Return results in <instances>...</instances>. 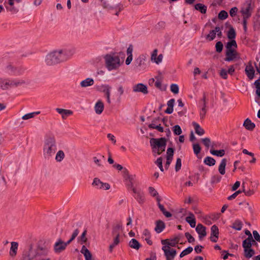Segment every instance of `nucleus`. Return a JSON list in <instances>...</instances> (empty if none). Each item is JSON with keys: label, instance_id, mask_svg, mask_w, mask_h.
I'll use <instances>...</instances> for the list:
<instances>
[{"label": "nucleus", "instance_id": "f257e3e1", "mask_svg": "<svg viewBox=\"0 0 260 260\" xmlns=\"http://www.w3.org/2000/svg\"><path fill=\"white\" fill-rule=\"evenodd\" d=\"M49 253L47 248L41 246L33 248L30 245L28 252L24 255L23 260H51Z\"/></svg>", "mask_w": 260, "mask_h": 260}, {"label": "nucleus", "instance_id": "f03ea898", "mask_svg": "<svg viewBox=\"0 0 260 260\" xmlns=\"http://www.w3.org/2000/svg\"><path fill=\"white\" fill-rule=\"evenodd\" d=\"M57 150V145L54 136L47 137L44 141L43 148V157L47 160L52 158Z\"/></svg>", "mask_w": 260, "mask_h": 260}, {"label": "nucleus", "instance_id": "7ed1b4c3", "mask_svg": "<svg viewBox=\"0 0 260 260\" xmlns=\"http://www.w3.org/2000/svg\"><path fill=\"white\" fill-rule=\"evenodd\" d=\"M65 54L62 50L53 51L48 54L46 57L45 61L47 64L51 66L65 60Z\"/></svg>", "mask_w": 260, "mask_h": 260}, {"label": "nucleus", "instance_id": "20e7f679", "mask_svg": "<svg viewBox=\"0 0 260 260\" xmlns=\"http://www.w3.org/2000/svg\"><path fill=\"white\" fill-rule=\"evenodd\" d=\"M104 59L106 67L109 71L116 70L121 65L119 56L115 53L107 54Z\"/></svg>", "mask_w": 260, "mask_h": 260}, {"label": "nucleus", "instance_id": "39448f33", "mask_svg": "<svg viewBox=\"0 0 260 260\" xmlns=\"http://www.w3.org/2000/svg\"><path fill=\"white\" fill-rule=\"evenodd\" d=\"M167 140L165 138H151L150 144L153 151L160 155L165 151Z\"/></svg>", "mask_w": 260, "mask_h": 260}, {"label": "nucleus", "instance_id": "423d86ee", "mask_svg": "<svg viewBox=\"0 0 260 260\" xmlns=\"http://www.w3.org/2000/svg\"><path fill=\"white\" fill-rule=\"evenodd\" d=\"M104 9L115 11V15H119V13L123 9V6L120 3H117L113 0H100Z\"/></svg>", "mask_w": 260, "mask_h": 260}, {"label": "nucleus", "instance_id": "0eeeda50", "mask_svg": "<svg viewBox=\"0 0 260 260\" xmlns=\"http://www.w3.org/2000/svg\"><path fill=\"white\" fill-rule=\"evenodd\" d=\"M252 10L251 0H247L240 10V12L243 15V18L248 19L251 15Z\"/></svg>", "mask_w": 260, "mask_h": 260}, {"label": "nucleus", "instance_id": "6e6552de", "mask_svg": "<svg viewBox=\"0 0 260 260\" xmlns=\"http://www.w3.org/2000/svg\"><path fill=\"white\" fill-rule=\"evenodd\" d=\"M124 174V178L127 181L126 186L128 189H131L133 192H136L137 189L134 186V178L129 175V172L127 169L124 168L123 171Z\"/></svg>", "mask_w": 260, "mask_h": 260}, {"label": "nucleus", "instance_id": "1a4fd4ad", "mask_svg": "<svg viewBox=\"0 0 260 260\" xmlns=\"http://www.w3.org/2000/svg\"><path fill=\"white\" fill-rule=\"evenodd\" d=\"M162 249L164 252L166 260H173L176 255V250L173 248H171L168 245H164L162 247Z\"/></svg>", "mask_w": 260, "mask_h": 260}, {"label": "nucleus", "instance_id": "9d476101", "mask_svg": "<svg viewBox=\"0 0 260 260\" xmlns=\"http://www.w3.org/2000/svg\"><path fill=\"white\" fill-rule=\"evenodd\" d=\"M25 83V82L23 80H7L6 81L4 89H8L9 88L13 87H18L21 86Z\"/></svg>", "mask_w": 260, "mask_h": 260}, {"label": "nucleus", "instance_id": "9b49d317", "mask_svg": "<svg viewBox=\"0 0 260 260\" xmlns=\"http://www.w3.org/2000/svg\"><path fill=\"white\" fill-rule=\"evenodd\" d=\"M236 58H240V56L236 50H226L225 61H231Z\"/></svg>", "mask_w": 260, "mask_h": 260}, {"label": "nucleus", "instance_id": "f8f14e48", "mask_svg": "<svg viewBox=\"0 0 260 260\" xmlns=\"http://www.w3.org/2000/svg\"><path fill=\"white\" fill-rule=\"evenodd\" d=\"M180 237L178 236L173 239H167L161 240V244L164 245H168L171 247H174L180 241Z\"/></svg>", "mask_w": 260, "mask_h": 260}, {"label": "nucleus", "instance_id": "ddd939ff", "mask_svg": "<svg viewBox=\"0 0 260 260\" xmlns=\"http://www.w3.org/2000/svg\"><path fill=\"white\" fill-rule=\"evenodd\" d=\"M94 186H97L100 189H104L108 190L110 188V186L108 183L102 182L99 178H95L92 184Z\"/></svg>", "mask_w": 260, "mask_h": 260}, {"label": "nucleus", "instance_id": "4468645a", "mask_svg": "<svg viewBox=\"0 0 260 260\" xmlns=\"http://www.w3.org/2000/svg\"><path fill=\"white\" fill-rule=\"evenodd\" d=\"M66 248V246L64 242L61 239H58L54 245V251L56 253H59L63 251Z\"/></svg>", "mask_w": 260, "mask_h": 260}, {"label": "nucleus", "instance_id": "2eb2a0df", "mask_svg": "<svg viewBox=\"0 0 260 260\" xmlns=\"http://www.w3.org/2000/svg\"><path fill=\"white\" fill-rule=\"evenodd\" d=\"M133 90L134 92H142L144 94H146L148 92L147 87L142 83H139L134 86L133 87Z\"/></svg>", "mask_w": 260, "mask_h": 260}, {"label": "nucleus", "instance_id": "dca6fc26", "mask_svg": "<svg viewBox=\"0 0 260 260\" xmlns=\"http://www.w3.org/2000/svg\"><path fill=\"white\" fill-rule=\"evenodd\" d=\"M245 71L249 80H252L253 79L255 71L252 66L251 61L248 62V65L245 68Z\"/></svg>", "mask_w": 260, "mask_h": 260}, {"label": "nucleus", "instance_id": "f3484780", "mask_svg": "<svg viewBox=\"0 0 260 260\" xmlns=\"http://www.w3.org/2000/svg\"><path fill=\"white\" fill-rule=\"evenodd\" d=\"M196 232L199 235V238L202 239L203 237H205L207 235L206 228L203 224L199 223L196 228Z\"/></svg>", "mask_w": 260, "mask_h": 260}, {"label": "nucleus", "instance_id": "a211bd4d", "mask_svg": "<svg viewBox=\"0 0 260 260\" xmlns=\"http://www.w3.org/2000/svg\"><path fill=\"white\" fill-rule=\"evenodd\" d=\"M146 56L142 54L138 56L134 61L135 65L137 68H140L142 65L145 64V62L146 60Z\"/></svg>", "mask_w": 260, "mask_h": 260}, {"label": "nucleus", "instance_id": "6ab92c4d", "mask_svg": "<svg viewBox=\"0 0 260 260\" xmlns=\"http://www.w3.org/2000/svg\"><path fill=\"white\" fill-rule=\"evenodd\" d=\"M81 253L84 255L85 260H93L91 252L85 245L82 246Z\"/></svg>", "mask_w": 260, "mask_h": 260}, {"label": "nucleus", "instance_id": "aec40b11", "mask_svg": "<svg viewBox=\"0 0 260 260\" xmlns=\"http://www.w3.org/2000/svg\"><path fill=\"white\" fill-rule=\"evenodd\" d=\"M56 110L59 114L61 115V117L63 119H66L68 116L71 115L73 114L72 111L70 110L56 108Z\"/></svg>", "mask_w": 260, "mask_h": 260}, {"label": "nucleus", "instance_id": "412c9836", "mask_svg": "<svg viewBox=\"0 0 260 260\" xmlns=\"http://www.w3.org/2000/svg\"><path fill=\"white\" fill-rule=\"evenodd\" d=\"M188 215L189 216L186 217L185 220L189 224L191 228H194L196 224L194 215L191 212H189Z\"/></svg>", "mask_w": 260, "mask_h": 260}, {"label": "nucleus", "instance_id": "4be33fe9", "mask_svg": "<svg viewBox=\"0 0 260 260\" xmlns=\"http://www.w3.org/2000/svg\"><path fill=\"white\" fill-rule=\"evenodd\" d=\"M165 226V224L162 221L160 220H157L156 221V226L154 229L155 231L157 233H160L164 230Z\"/></svg>", "mask_w": 260, "mask_h": 260}, {"label": "nucleus", "instance_id": "5701e85b", "mask_svg": "<svg viewBox=\"0 0 260 260\" xmlns=\"http://www.w3.org/2000/svg\"><path fill=\"white\" fill-rule=\"evenodd\" d=\"M122 231V224L121 223H117L115 225L113 226L112 235L114 236H120V231Z\"/></svg>", "mask_w": 260, "mask_h": 260}, {"label": "nucleus", "instance_id": "b1692460", "mask_svg": "<svg viewBox=\"0 0 260 260\" xmlns=\"http://www.w3.org/2000/svg\"><path fill=\"white\" fill-rule=\"evenodd\" d=\"M243 126L245 127L246 129L249 131H252L254 129L255 125V124L251 122V121L247 118L244 122Z\"/></svg>", "mask_w": 260, "mask_h": 260}, {"label": "nucleus", "instance_id": "393cba45", "mask_svg": "<svg viewBox=\"0 0 260 260\" xmlns=\"http://www.w3.org/2000/svg\"><path fill=\"white\" fill-rule=\"evenodd\" d=\"M104 108V104L101 101H99L95 104L94 109L95 113L100 114L103 111Z\"/></svg>", "mask_w": 260, "mask_h": 260}, {"label": "nucleus", "instance_id": "a878e982", "mask_svg": "<svg viewBox=\"0 0 260 260\" xmlns=\"http://www.w3.org/2000/svg\"><path fill=\"white\" fill-rule=\"evenodd\" d=\"M227 160L223 158L221 160L220 164L218 168V171L221 175H224L225 173V166L226 165Z\"/></svg>", "mask_w": 260, "mask_h": 260}, {"label": "nucleus", "instance_id": "bb28decb", "mask_svg": "<svg viewBox=\"0 0 260 260\" xmlns=\"http://www.w3.org/2000/svg\"><path fill=\"white\" fill-rule=\"evenodd\" d=\"M137 194V196L135 197V199L138 202V203L140 204H142L145 202V198L144 196V194L141 192L140 190H136V192H134Z\"/></svg>", "mask_w": 260, "mask_h": 260}, {"label": "nucleus", "instance_id": "cd10ccee", "mask_svg": "<svg viewBox=\"0 0 260 260\" xmlns=\"http://www.w3.org/2000/svg\"><path fill=\"white\" fill-rule=\"evenodd\" d=\"M255 242L253 239L247 238L243 241L242 246L244 249L250 248L252 247L251 242Z\"/></svg>", "mask_w": 260, "mask_h": 260}, {"label": "nucleus", "instance_id": "c85d7f7f", "mask_svg": "<svg viewBox=\"0 0 260 260\" xmlns=\"http://www.w3.org/2000/svg\"><path fill=\"white\" fill-rule=\"evenodd\" d=\"M93 83L94 80L92 78H88L81 81L80 85L82 87H86L92 85Z\"/></svg>", "mask_w": 260, "mask_h": 260}, {"label": "nucleus", "instance_id": "c756f323", "mask_svg": "<svg viewBox=\"0 0 260 260\" xmlns=\"http://www.w3.org/2000/svg\"><path fill=\"white\" fill-rule=\"evenodd\" d=\"M11 244V247L10 248V254L11 256H14L16 254L18 244L16 242H12Z\"/></svg>", "mask_w": 260, "mask_h": 260}, {"label": "nucleus", "instance_id": "7c9ffc66", "mask_svg": "<svg viewBox=\"0 0 260 260\" xmlns=\"http://www.w3.org/2000/svg\"><path fill=\"white\" fill-rule=\"evenodd\" d=\"M255 254V251L252 248L244 249V256L247 259L252 257Z\"/></svg>", "mask_w": 260, "mask_h": 260}, {"label": "nucleus", "instance_id": "2f4dec72", "mask_svg": "<svg viewBox=\"0 0 260 260\" xmlns=\"http://www.w3.org/2000/svg\"><path fill=\"white\" fill-rule=\"evenodd\" d=\"M192 124L194 126L195 132L197 134H198L199 136H202L204 134V130L202 127H201V126L198 123L193 122L192 123Z\"/></svg>", "mask_w": 260, "mask_h": 260}, {"label": "nucleus", "instance_id": "473e14b6", "mask_svg": "<svg viewBox=\"0 0 260 260\" xmlns=\"http://www.w3.org/2000/svg\"><path fill=\"white\" fill-rule=\"evenodd\" d=\"M226 50H235V48H237V45L235 40H232L230 42H228L226 46Z\"/></svg>", "mask_w": 260, "mask_h": 260}, {"label": "nucleus", "instance_id": "72a5a7b5", "mask_svg": "<svg viewBox=\"0 0 260 260\" xmlns=\"http://www.w3.org/2000/svg\"><path fill=\"white\" fill-rule=\"evenodd\" d=\"M199 105L201 108L206 109L207 104V95L205 92L203 93L202 98L199 101Z\"/></svg>", "mask_w": 260, "mask_h": 260}, {"label": "nucleus", "instance_id": "f704fd0d", "mask_svg": "<svg viewBox=\"0 0 260 260\" xmlns=\"http://www.w3.org/2000/svg\"><path fill=\"white\" fill-rule=\"evenodd\" d=\"M113 237H114L113 242L109 246V251L110 252H112L114 247L117 245L120 242V236H114Z\"/></svg>", "mask_w": 260, "mask_h": 260}, {"label": "nucleus", "instance_id": "c9c22d12", "mask_svg": "<svg viewBox=\"0 0 260 260\" xmlns=\"http://www.w3.org/2000/svg\"><path fill=\"white\" fill-rule=\"evenodd\" d=\"M129 246L132 248L138 250L140 247V244L136 239H132L129 242Z\"/></svg>", "mask_w": 260, "mask_h": 260}, {"label": "nucleus", "instance_id": "e433bc0d", "mask_svg": "<svg viewBox=\"0 0 260 260\" xmlns=\"http://www.w3.org/2000/svg\"><path fill=\"white\" fill-rule=\"evenodd\" d=\"M194 8L197 10L201 12L202 14H205L207 11V7L204 5L199 3L194 6Z\"/></svg>", "mask_w": 260, "mask_h": 260}, {"label": "nucleus", "instance_id": "4c0bfd02", "mask_svg": "<svg viewBox=\"0 0 260 260\" xmlns=\"http://www.w3.org/2000/svg\"><path fill=\"white\" fill-rule=\"evenodd\" d=\"M204 162L209 166H212L215 164L216 160L210 156H207L204 159Z\"/></svg>", "mask_w": 260, "mask_h": 260}, {"label": "nucleus", "instance_id": "58836bf2", "mask_svg": "<svg viewBox=\"0 0 260 260\" xmlns=\"http://www.w3.org/2000/svg\"><path fill=\"white\" fill-rule=\"evenodd\" d=\"M65 154L62 150H59L57 152L55 156V160L57 162L61 161L64 158Z\"/></svg>", "mask_w": 260, "mask_h": 260}, {"label": "nucleus", "instance_id": "ea45409f", "mask_svg": "<svg viewBox=\"0 0 260 260\" xmlns=\"http://www.w3.org/2000/svg\"><path fill=\"white\" fill-rule=\"evenodd\" d=\"M210 153L213 155L219 157H222L225 154V151L223 149L217 150H210Z\"/></svg>", "mask_w": 260, "mask_h": 260}, {"label": "nucleus", "instance_id": "a19ab883", "mask_svg": "<svg viewBox=\"0 0 260 260\" xmlns=\"http://www.w3.org/2000/svg\"><path fill=\"white\" fill-rule=\"evenodd\" d=\"M228 38L230 40H234L236 37V31L233 27H231L228 31Z\"/></svg>", "mask_w": 260, "mask_h": 260}, {"label": "nucleus", "instance_id": "79ce46f5", "mask_svg": "<svg viewBox=\"0 0 260 260\" xmlns=\"http://www.w3.org/2000/svg\"><path fill=\"white\" fill-rule=\"evenodd\" d=\"M216 35V31H215V29H214L213 30L210 31L209 34H208L206 36V38L209 41H211L215 38Z\"/></svg>", "mask_w": 260, "mask_h": 260}, {"label": "nucleus", "instance_id": "37998d69", "mask_svg": "<svg viewBox=\"0 0 260 260\" xmlns=\"http://www.w3.org/2000/svg\"><path fill=\"white\" fill-rule=\"evenodd\" d=\"M232 228L238 231H240L242 227V223L239 220H236L233 224Z\"/></svg>", "mask_w": 260, "mask_h": 260}, {"label": "nucleus", "instance_id": "c03bdc74", "mask_svg": "<svg viewBox=\"0 0 260 260\" xmlns=\"http://www.w3.org/2000/svg\"><path fill=\"white\" fill-rule=\"evenodd\" d=\"M40 113V111L28 113V114H26L23 115L22 116V118L23 120H27L28 119L33 118L34 117L35 115H38Z\"/></svg>", "mask_w": 260, "mask_h": 260}, {"label": "nucleus", "instance_id": "a18cd8bd", "mask_svg": "<svg viewBox=\"0 0 260 260\" xmlns=\"http://www.w3.org/2000/svg\"><path fill=\"white\" fill-rule=\"evenodd\" d=\"M149 128H153V129H156L158 131L160 132H164V128L160 126V124L156 125L153 123H151L148 125Z\"/></svg>", "mask_w": 260, "mask_h": 260}, {"label": "nucleus", "instance_id": "49530a36", "mask_svg": "<svg viewBox=\"0 0 260 260\" xmlns=\"http://www.w3.org/2000/svg\"><path fill=\"white\" fill-rule=\"evenodd\" d=\"M174 149L173 148H169L167 150L166 158L173 159Z\"/></svg>", "mask_w": 260, "mask_h": 260}, {"label": "nucleus", "instance_id": "de8ad7c7", "mask_svg": "<svg viewBox=\"0 0 260 260\" xmlns=\"http://www.w3.org/2000/svg\"><path fill=\"white\" fill-rule=\"evenodd\" d=\"M211 235L219 236V230L216 225H213L211 226Z\"/></svg>", "mask_w": 260, "mask_h": 260}, {"label": "nucleus", "instance_id": "09e8293b", "mask_svg": "<svg viewBox=\"0 0 260 260\" xmlns=\"http://www.w3.org/2000/svg\"><path fill=\"white\" fill-rule=\"evenodd\" d=\"M242 187H243L242 191L243 192H244L246 196L250 197L254 194V190L253 189H249L247 190H246L244 188V183L242 184Z\"/></svg>", "mask_w": 260, "mask_h": 260}, {"label": "nucleus", "instance_id": "8fccbe9b", "mask_svg": "<svg viewBox=\"0 0 260 260\" xmlns=\"http://www.w3.org/2000/svg\"><path fill=\"white\" fill-rule=\"evenodd\" d=\"M173 131L175 135H180L182 133V129L179 125H176L173 126Z\"/></svg>", "mask_w": 260, "mask_h": 260}, {"label": "nucleus", "instance_id": "3c124183", "mask_svg": "<svg viewBox=\"0 0 260 260\" xmlns=\"http://www.w3.org/2000/svg\"><path fill=\"white\" fill-rule=\"evenodd\" d=\"M254 84L256 88V94L260 98V78L256 80L254 82Z\"/></svg>", "mask_w": 260, "mask_h": 260}, {"label": "nucleus", "instance_id": "603ef678", "mask_svg": "<svg viewBox=\"0 0 260 260\" xmlns=\"http://www.w3.org/2000/svg\"><path fill=\"white\" fill-rule=\"evenodd\" d=\"M218 17L220 20H224L228 18V14L225 11L222 10L219 13Z\"/></svg>", "mask_w": 260, "mask_h": 260}, {"label": "nucleus", "instance_id": "864d4df0", "mask_svg": "<svg viewBox=\"0 0 260 260\" xmlns=\"http://www.w3.org/2000/svg\"><path fill=\"white\" fill-rule=\"evenodd\" d=\"M223 45L221 41H218L215 44L216 51L220 53L223 49Z\"/></svg>", "mask_w": 260, "mask_h": 260}, {"label": "nucleus", "instance_id": "5fc2aeb1", "mask_svg": "<svg viewBox=\"0 0 260 260\" xmlns=\"http://www.w3.org/2000/svg\"><path fill=\"white\" fill-rule=\"evenodd\" d=\"M171 91L175 94L179 92V87L176 84H172L170 87Z\"/></svg>", "mask_w": 260, "mask_h": 260}, {"label": "nucleus", "instance_id": "6e6d98bb", "mask_svg": "<svg viewBox=\"0 0 260 260\" xmlns=\"http://www.w3.org/2000/svg\"><path fill=\"white\" fill-rule=\"evenodd\" d=\"M193 152L196 154H198L201 151V147L198 144H194L193 145Z\"/></svg>", "mask_w": 260, "mask_h": 260}, {"label": "nucleus", "instance_id": "4d7b16f0", "mask_svg": "<svg viewBox=\"0 0 260 260\" xmlns=\"http://www.w3.org/2000/svg\"><path fill=\"white\" fill-rule=\"evenodd\" d=\"M149 192L150 194L153 197H156L158 195L157 191L155 190V189L153 187H149L148 188Z\"/></svg>", "mask_w": 260, "mask_h": 260}, {"label": "nucleus", "instance_id": "13d9d810", "mask_svg": "<svg viewBox=\"0 0 260 260\" xmlns=\"http://www.w3.org/2000/svg\"><path fill=\"white\" fill-rule=\"evenodd\" d=\"M185 236L189 243H192L195 241L194 238L189 233H185Z\"/></svg>", "mask_w": 260, "mask_h": 260}, {"label": "nucleus", "instance_id": "bf43d9fd", "mask_svg": "<svg viewBox=\"0 0 260 260\" xmlns=\"http://www.w3.org/2000/svg\"><path fill=\"white\" fill-rule=\"evenodd\" d=\"M181 167V159L180 158H178L176 160V164L175 166V170L178 172L180 170Z\"/></svg>", "mask_w": 260, "mask_h": 260}, {"label": "nucleus", "instance_id": "052dcab7", "mask_svg": "<svg viewBox=\"0 0 260 260\" xmlns=\"http://www.w3.org/2000/svg\"><path fill=\"white\" fill-rule=\"evenodd\" d=\"M228 72L225 69H221L219 73L220 76L224 79H226L228 78Z\"/></svg>", "mask_w": 260, "mask_h": 260}, {"label": "nucleus", "instance_id": "680f3d73", "mask_svg": "<svg viewBox=\"0 0 260 260\" xmlns=\"http://www.w3.org/2000/svg\"><path fill=\"white\" fill-rule=\"evenodd\" d=\"M94 162L98 166V167H102L103 166L102 160L96 157H93V158Z\"/></svg>", "mask_w": 260, "mask_h": 260}, {"label": "nucleus", "instance_id": "e2e57ef3", "mask_svg": "<svg viewBox=\"0 0 260 260\" xmlns=\"http://www.w3.org/2000/svg\"><path fill=\"white\" fill-rule=\"evenodd\" d=\"M207 113V109L201 108L200 112V117L201 119H203Z\"/></svg>", "mask_w": 260, "mask_h": 260}, {"label": "nucleus", "instance_id": "0e129e2a", "mask_svg": "<svg viewBox=\"0 0 260 260\" xmlns=\"http://www.w3.org/2000/svg\"><path fill=\"white\" fill-rule=\"evenodd\" d=\"M238 11V8L236 7L232 8L230 11V16L232 17L236 16Z\"/></svg>", "mask_w": 260, "mask_h": 260}, {"label": "nucleus", "instance_id": "69168bd1", "mask_svg": "<svg viewBox=\"0 0 260 260\" xmlns=\"http://www.w3.org/2000/svg\"><path fill=\"white\" fill-rule=\"evenodd\" d=\"M86 230H85L82 234L80 237L81 242L84 243H86L87 240V239L86 237Z\"/></svg>", "mask_w": 260, "mask_h": 260}, {"label": "nucleus", "instance_id": "338daca9", "mask_svg": "<svg viewBox=\"0 0 260 260\" xmlns=\"http://www.w3.org/2000/svg\"><path fill=\"white\" fill-rule=\"evenodd\" d=\"M215 31H216V35L219 38H221L222 36V33L220 28L219 26H216Z\"/></svg>", "mask_w": 260, "mask_h": 260}, {"label": "nucleus", "instance_id": "774afa93", "mask_svg": "<svg viewBox=\"0 0 260 260\" xmlns=\"http://www.w3.org/2000/svg\"><path fill=\"white\" fill-rule=\"evenodd\" d=\"M253 235L255 240L260 242V235L256 231H253Z\"/></svg>", "mask_w": 260, "mask_h": 260}]
</instances>
